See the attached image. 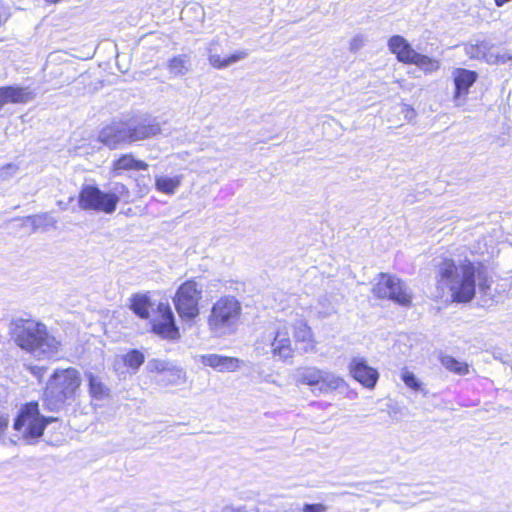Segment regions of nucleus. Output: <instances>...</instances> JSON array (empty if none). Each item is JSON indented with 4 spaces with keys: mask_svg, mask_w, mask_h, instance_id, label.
<instances>
[{
    "mask_svg": "<svg viewBox=\"0 0 512 512\" xmlns=\"http://www.w3.org/2000/svg\"><path fill=\"white\" fill-rule=\"evenodd\" d=\"M477 73L464 68H455L452 78L455 85L453 100L456 106H461L469 93V88L476 82Z\"/></svg>",
    "mask_w": 512,
    "mask_h": 512,
    "instance_id": "obj_11",
    "label": "nucleus"
},
{
    "mask_svg": "<svg viewBox=\"0 0 512 512\" xmlns=\"http://www.w3.org/2000/svg\"><path fill=\"white\" fill-rule=\"evenodd\" d=\"M290 330H293L294 338L297 342H304L312 348L313 334L311 328L303 319H297L293 323H289Z\"/></svg>",
    "mask_w": 512,
    "mask_h": 512,
    "instance_id": "obj_25",
    "label": "nucleus"
},
{
    "mask_svg": "<svg viewBox=\"0 0 512 512\" xmlns=\"http://www.w3.org/2000/svg\"><path fill=\"white\" fill-rule=\"evenodd\" d=\"M410 64H414L419 67L425 73H433L440 68V61L430 58L427 55L416 52L413 61Z\"/></svg>",
    "mask_w": 512,
    "mask_h": 512,
    "instance_id": "obj_27",
    "label": "nucleus"
},
{
    "mask_svg": "<svg viewBox=\"0 0 512 512\" xmlns=\"http://www.w3.org/2000/svg\"><path fill=\"white\" fill-rule=\"evenodd\" d=\"M203 286L194 279L182 283L173 297L175 309L184 321H193L198 317L199 303L202 299Z\"/></svg>",
    "mask_w": 512,
    "mask_h": 512,
    "instance_id": "obj_9",
    "label": "nucleus"
},
{
    "mask_svg": "<svg viewBox=\"0 0 512 512\" xmlns=\"http://www.w3.org/2000/svg\"><path fill=\"white\" fill-rule=\"evenodd\" d=\"M241 303L233 296L219 298L211 307L207 325L216 337H224L236 332L241 316Z\"/></svg>",
    "mask_w": 512,
    "mask_h": 512,
    "instance_id": "obj_6",
    "label": "nucleus"
},
{
    "mask_svg": "<svg viewBox=\"0 0 512 512\" xmlns=\"http://www.w3.org/2000/svg\"><path fill=\"white\" fill-rule=\"evenodd\" d=\"M402 380L408 386L409 388L417 391L420 389V383L415 377V375L410 371H403L402 372Z\"/></svg>",
    "mask_w": 512,
    "mask_h": 512,
    "instance_id": "obj_38",
    "label": "nucleus"
},
{
    "mask_svg": "<svg viewBox=\"0 0 512 512\" xmlns=\"http://www.w3.org/2000/svg\"><path fill=\"white\" fill-rule=\"evenodd\" d=\"M167 68L174 77L184 76L191 70V60L187 54H180L167 61Z\"/></svg>",
    "mask_w": 512,
    "mask_h": 512,
    "instance_id": "obj_22",
    "label": "nucleus"
},
{
    "mask_svg": "<svg viewBox=\"0 0 512 512\" xmlns=\"http://www.w3.org/2000/svg\"><path fill=\"white\" fill-rule=\"evenodd\" d=\"M170 363L160 359H151L148 361L147 370L155 373H166Z\"/></svg>",
    "mask_w": 512,
    "mask_h": 512,
    "instance_id": "obj_35",
    "label": "nucleus"
},
{
    "mask_svg": "<svg viewBox=\"0 0 512 512\" xmlns=\"http://www.w3.org/2000/svg\"><path fill=\"white\" fill-rule=\"evenodd\" d=\"M390 291L392 293H389L387 299H390L403 306H409L411 304V293L399 278L394 277V284Z\"/></svg>",
    "mask_w": 512,
    "mask_h": 512,
    "instance_id": "obj_24",
    "label": "nucleus"
},
{
    "mask_svg": "<svg viewBox=\"0 0 512 512\" xmlns=\"http://www.w3.org/2000/svg\"><path fill=\"white\" fill-rule=\"evenodd\" d=\"M441 364L449 371L458 375H465L468 373V365L465 362L458 361L452 356L445 355L441 357Z\"/></svg>",
    "mask_w": 512,
    "mask_h": 512,
    "instance_id": "obj_31",
    "label": "nucleus"
},
{
    "mask_svg": "<svg viewBox=\"0 0 512 512\" xmlns=\"http://www.w3.org/2000/svg\"><path fill=\"white\" fill-rule=\"evenodd\" d=\"M10 333L21 349L37 359H51L61 347V341L50 333L44 323L32 319L14 320Z\"/></svg>",
    "mask_w": 512,
    "mask_h": 512,
    "instance_id": "obj_4",
    "label": "nucleus"
},
{
    "mask_svg": "<svg viewBox=\"0 0 512 512\" xmlns=\"http://www.w3.org/2000/svg\"><path fill=\"white\" fill-rule=\"evenodd\" d=\"M29 219L31 220V223H32L34 229H38L44 225H55L56 224V220L49 213L35 215L32 217H29Z\"/></svg>",
    "mask_w": 512,
    "mask_h": 512,
    "instance_id": "obj_34",
    "label": "nucleus"
},
{
    "mask_svg": "<svg viewBox=\"0 0 512 512\" xmlns=\"http://www.w3.org/2000/svg\"><path fill=\"white\" fill-rule=\"evenodd\" d=\"M10 333L21 349L37 359H51L61 347V341L50 333L44 323L32 319L14 320Z\"/></svg>",
    "mask_w": 512,
    "mask_h": 512,
    "instance_id": "obj_2",
    "label": "nucleus"
},
{
    "mask_svg": "<svg viewBox=\"0 0 512 512\" xmlns=\"http://www.w3.org/2000/svg\"><path fill=\"white\" fill-rule=\"evenodd\" d=\"M166 373L171 377V379L168 380L170 384L180 383L184 379L183 370L171 364Z\"/></svg>",
    "mask_w": 512,
    "mask_h": 512,
    "instance_id": "obj_39",
    "label": "nucleus"
},
{
    "mask_svg": "<svg viewBox=\"0 0 512 512\" xmlns=\"http://www.w3.org/2000/svg\"><path fill=\"white\" fill-rule=\"evenodd\" d=\"M255 351L259 356L272 354L280 360L293 357L294 349L290 339L289 322L278 321L272 331L264 333L257 339Z\"/></svg>",
    "mask_w": 512,
    "mask_h": 512,
    "instance_id": "obj_7",
    "label": "nucleus"
},
{
    "mask_svg": "<svg viewBox=\"0 0 512 512\" xmlns=\"http://www.w3.org/2000/svg\"><path fill=\"white\" fill-rule=\"evenodd\" d=\"M160 318L155 321L153 331L163 338L177 339L179 338V330L175 325L174 314L167 303L158 305Z\"/></svg>",
    "mask_w": 512,
    "mask_h": 512,
    "instance_id": "obj_12",
    "label": "nucleus"
},
{
    "mask_svg": "<svg viewBox=\"0 0 512 512\" xmlns=\"http://www.w3.org/2000/svg\"><path fill=\"white\" fill-rule=\"evenodd\" d=\"M9 423V418L6 414L0 412V437L5 433Z\"/></svg>",
    "mask_w": 512,
    "mask_h": 512,
    "instance_id": "obj_43",
    "label": "nucleus"
},
{
    "mask_svg": "<svg viewBox=\"0 0 512 512\" xmlns=\"http://www.w3.org/2000/svg\"><path fill=\"white\" fill-rule=\"evenodd\" d=\"M35 97L33 91L28 87H1L0 88V109L8 104H24L32 101Z\"/></svg>",
    "mask_w": 512,
    "mask_h": 512,
    "instance_id": "obj_15",
    "label": "nucleus"
},
{
    "mask_svg": "<svg viewBox=\"0 0 512 512\" xmlns=\"http://www.w3.org/2000/svg\"><path fill=\"white\" fill-rule=\"evenodd\" d=\"M150 306V300L146 295L136 294L131 298V309L143 319L149 317Z\"/></svg>",
    "mask_w": 512,
    "mask_h": 512,
    "instance_id": "obj_28",
    "label": "nucleus"
},
{
    "mask_svg": "<svg viewBox=\"0 0 512 512\" xmlns=\"http://www.w3.org/2000/svg\"><path fill=\"white\" fill-rule=\"evenodd\" d=\"M394 277L395 276L381 273L376 283L373 285V294L379 299H387L389 293H392L390 290L394 284Z\"/></svg>",
    "mask_w": 512,
    "mask_h": 512,
    "instance_id": "obj_26",
    "label": "nucleus"
},
{
    "mask_svg": "<svg viewBox=\"0 0 512 512\" xmlns=\"http://www.w3.org/2000/svg\"><path fill=\"white\" fill-rule=\"evenodd\" d=\"M497 64H504L510 60H512V55L507 53L506 51H500L497 49Z\"/></svg>",
    "mask_w": 512,
    "mask_h": 512,
    "instance_id": "obj_41",
    "label": "nucleus"
},
{
    "mask_svg": "<svg viewBox=\"0 0 512 512\" xmlns=\"http://www.w3.org/2000/svg\"><path fill=\"white\" fill-rule=\"evenodd\" d=\"M149 165L136 159L132 154H123L113 162L112 170L115 174H120L122 171H140L147 170Z\"/></svg>",
    "mask_w": 512,
    "mask_h": 512,
    "instance_id": "obj_19",
    "label": "nucleus"
},
{
    "mask_svg": "<svg viewBox=\"0 0 512 512\" xmlns=\"http://www.w3.org/2000/svg\"><path fill=\"white\" fill-rule=\"evenodd\" d=\"M213 45L214 42L210 43L208 47V60L209 63L216 69L226 68L240 60L245 59L248 56L246 51H239L230 55L229 57L222 59L218 54L213 53Z\"/></svg>",
    "mask_w": 512,
    "mask_h": 512,
    "instance_id": "obj_20",
    "label": "nucleus"
},
{
    "mask_svg": "<svg viewBox=\"0 0 512 512\" xmlns=\"http://www.w3.org/2000/svg\"><path fill=\"white\" fill-rule=\"evenodd\" d=\"M351 376L366 388H374L379 374L376 369L370 367L363 357H353L349 363Z\"/></svg>",
    "mask_w": 512,
    "mask_h": 512,
    "instance_id": "obj_13",
    "label": "nucleus"
},
{
    "mask_svg": "<svg viewBox=\"0 0 512 512\" xmlns=\"http://www.w3.org/2000/svg\"><path fill=\"white\" fill-rule=\"evenodd\" d=\"M85 376L88 381L89 394L93 399L102 401L110 397L109 387L99 376L94 375L92 372H87Z\"/></svg>",
    "mask_w": 512,
    "mask_h": 512,
    "instance_id": "obj_21",
    "label": "nucleus"
},
{
    "mask_svg": "<svg viewBox=\"0 0 512 512\" xmlns=\"http://www.w3.org/2000/svg\"><path fill=\"white\" fill-rule=\"evenodd\" d=\"M437 296L449 292L454 301L469 302L475 295L476 282L481 290L490 286L487 268L464 260L456 265L452 259H443L436 265Z\"/></svg>",
    "mask_w": 512,
    "mask_h": 512,
    "instance_id": "obj_1",
    "label": "nucleus"
},
{
    "mask_svg": "<svg viewBox=\"0 0 512 512\" xmlns=\"http://www.w3.org/2000/svg\"><path fill=\"white\" fill-rule=\"evenodd\" d=\"M128 133L127 123L116 122L104 127L98 139L110 149H115L123 143H128Z\"/></svg>",
    "mask_w": 512,
    "mask_h": 512,
    "instance_id": "obj_14",
    "label": "nucleus"
},
{
    "mask_svg": "<svg viewBox=\"0 0 512 512\" xmlns=\"http://www.w3.org/2000/svg\"><path fill=\"white\" fill-rule=\"evenodd\" d=\"M128 143L144 140L160 133L161 129L158 123H127Z\"/></svg>",
    "mask_w": 512,
    "mask_h": 512,
    "instance_id": "obj_18",
    "label": "nucleus"
},
{
    "mask_svg": "<svg viewBox=\"0 0 512 512\" xmlns=\"http://www.w3.org/2000/svg\"><path fill=\"white\" fill-rule=\"evenodd\" d=\"M191 11L198 12L200 14V17H202V15H203L202 7H200L198 5H194L191 7H186L182 10V12H181L182 19H185Z\"/></svg>",
    "mask_w": 512,
    "mask_h": 512,
    "instance_id": "obj_42",
    "label": "nucleus"
},
{
    "mask_svg": "<svg viewBox=\"0 0 512 512\" xmlns=\"http://www.w3.org/2000/svg\"><path fill=\"white\" fill-rule=\"evenodd\" d=\"M19 168L16 164L9 163L0 167V181H6L17 174Z\"/></svg>",
    "mask_w": 512,
    "mask_h": 512,
    "instance_id": "obj_36",
    "label": "nucleus"
},
{
    "mask_svg": "<svg viewBox=\"0 0 512 512\" xmlns=\"http://www.w3.org/2000/svg\"><path fill=\"white\" fill-rule=\"evenodd\" d=\"M367 42V37L363 34L355 35L349 42V50L352 53L358 52L364 47Z\"/></svg>",
    "mask_w": 512,
    "mask_h": 512,
    "instance_id": "obj_37",
    "label": "nucleus"
},
{
    "mask_svg": "<svg viewBox=\"0 0 512 512\" xmlns=\"http://www.w3.org/2000/svg\"><path fill=\"white\" fill-rule=\"evenodd\" d=\"M82 378L73 367L57 368L47 381L44 403L50 411H60L79 396Z\"/></svg>",
    "mask_w": 512,
    "mask_h": 512,
    "instance_id": "obj_5",
    "label": "nucleus"
},
{
    "mask_svg": "<svg viewBox=\"0 0 512 512\" xmlns=\"http://www.w3.org/2000/svg\"><path fill=\"white\" fill-rule=\"evenodd\" d=\"M224 512H248L245 507H228Z\"/></svg>",
    "mask_w": 512,
    "mask_h": 512,
    "instance_id": "obj_44",
    "label": "nucleus"
},
{
    "mask_svg": "<svg viewBox=\"0 0 512 512\" xmlns=\"http://www.w3.org/2000/svg\"><path fill=\"white\" fill-rule=\"evenodd\" d=\"M321 373L322 370L310 367L299 370L298 380L302 384H306L309 386L319 385L321 382Z\"/></svg>",
    "mask_w": 512,
    "mask_h": 512,
    "instance_id": "obj_30",
    "label": "nucleus"
},
{
    "mask_svg": "<svg viewBox=\"0 0 512 512\" xmlns=\"http://www.w3.org/2000/svg\"><path fill=\"white\" fill-rule=\"evenodd\" d=\"M326 506L323 504H305L303 512H325Z\"/></svg>",
    "mask_w": 512,
    "mask_h": 512,
    "instance_id": "obj_40",
    "label": "nucleus"
},
{
    "mask_svg": "<svg viewBox=\"0 0 512 512\" xmlns=\"http://www.w3.org/2000/svg\"><path fill=\"white\" fill-rule=\"evenodd\" d=\"M183 180L182 175H176L173 177L168 176H156L155 177V188L157 191L167 194L173 195L180 187Z\"/></svg>",
    "mask_w": 512,
    "mask_h": 512,
    "instance_id": "obj_23",
    "label": "nucleus"
},
{
    "mask_svg": "<svg viewBox=\"0 0 512 512\" xmlns=\"http://www.w3.org/2000/svg\"><path fill=\"white\" fill-rule=\"evenodd\" d=\"M144 359V355L140 351L132 350L125 355L124 363L126 366L136 371L144 363Z\"/></svg>",
    "mask_w": 512,
    "mask_h": 512,
    "instance_id": "obj_32",
    "label": "nucleus"
},
{
    "mask_svg": "<svg viewBox=\"0 0 512 512\" xmlns=\"http://www.w3.org/2000/svg\"><path fill=\"white\" fill-rule=\"evenodd\" d=\"M10 333L21 349L37 359H51L61 347V341L50 333L44 323L32 319L14 320Z\"/></svg>",
    "mask_w": 512,
    "mask_h": 512,
    "instance_id": "obj_3",
    "label": "nucleus"
},
{
    "mask_svg": "<svg viewBox=\"0 0 512 512\" xmlns=\"http://www.w3.org/2000/svg\"><path fill=\"white\" fill-rule=\"evenodd\" d=\"M119 197L115 193H106L93 185H84L79 193L78 204L82 210L112 214L117 207Z\"/></svg>",
    "mask_w": 512,
    "mask_h": 512,
    "instance_id": "obj_10",
    "label": "nucleus"
},
{
    "mask_svg": "<svg viewBox=\"0 0 512 512\" xmlns=\"http://www.w3.org/2000/svg\"><path fill=\"white\" fill-rule=\"evenodd\" d=\"M388 48L391 53L396 55L398 61L405 64H410L416 54L407 40L400 35H394L389 39Z\"/></svg>",
    "mask_w": 512,
    "mask_h": 512,
    "instance_id": "obj_17",
    "label": "nucleus"
},
{
    "mask_svg": "<svg viewBox=\"0 0 512 512\" xmlns=\"http://www.w3.org/2000/svg\"><path fill=\"white\" fill-rule=\"evenodd\" d=\"M202 363L219 372H234L239 369L241 361L235 357L208 354L202 356Z\"/></svg>",
    "mask_w": 512,
    "mask_h": 512,
    "instance_id": "obj_16",
    "label": "nucleus"
},
{
    "mask_svg": "<svg viewBox=\"0 0 512 512\" xmlns=\"http://www.w3.org/2000/svg\"><path fill=\"white\" fill-rule=\"evenodd\" d=\"M477 53L474 54V57L477 58H484L488 63L490 64H497V56L496 52L497 49L495 48H489L487 49L486 45L484 43H481L476 47Z\"/></svg>",
    "mask_w": 512,
    "mask_h": 512,
    "instance_id": "obj_33",
    "label": "nucleus"
},
{
    "mask_svg": "<svg viewBox=\"0 0 512 512\" xmlns=\"http://www.w3.org/2000/svg\"><path fill=\"white\" fill-rule=\"evenodd\" d=\"M53 417H44L39 412L37 402L25 404L13 423V429L28 444L34 443L42 435L45 427L52 421Z\"/></svg>",
    "mask_w": 512,
    "mask_h": 512,
    "instance_id": "obj_8",
    "label": "nucleus"
},
{
    "mask_svg": "<svg viewBox=\"0 0 512 512\" xmlns=\"http://www.w3.org/2000/svg\"><path fill=\"white\" fill-rule=\"evenodd\" d=\"M345 384L343 378L331 373L329 371L322 370L320 390L322 392H328L336 390Z\"/></svg>",
    "mask_w": 512,
    "mask_h": 512,
    "instance_id": "obj_29",
    "label": "nucleus"
},
{
    "mask_svg": "<svg viewBox=\"0 0 512 512\" xmlns=\"http://www.w3.org/2000/svg\"><path fill=\"white\" fill-rule=\"evenodd\" d=\"M58 205H59L62 209H66V205H65V204H63V202H62V201H59V202H58Z\"/></svg>",
    "mask_w": 512,
    "mask_h": 512,
    "instance_id": "obj_46",
    "label": "nucleus"
},
{
    "mask_svg": "<svg viewBox=\"0 0 512 512\" xmlns=\"http://www.w3.org/2000/svg\"><path fill=\"white\" fill-rule=\"evenodd\" d=\"M43 368H40V367H32L31 368V371L33 374L37 375V376H40L41 373L43 372Z\"/></svg>",
    "mask_w": 512,
    "mask_h": 512,
    "instance_id": "obj_45",
    "label": "nucleus"
}]
</instances>
